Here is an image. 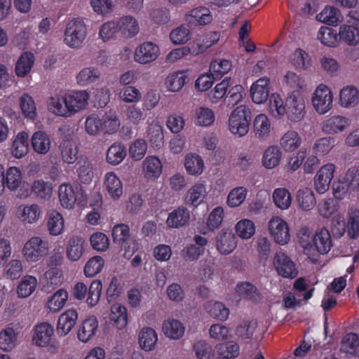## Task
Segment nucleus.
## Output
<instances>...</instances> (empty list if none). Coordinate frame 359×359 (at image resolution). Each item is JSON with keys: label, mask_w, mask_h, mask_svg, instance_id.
<instances>
[{"label": "nucleus", "mask_w": 359, "mask_h": 359, "mask_svg": "<svg viewBox=\"0 0 359 359\" xmlns=\"http://www.w3.org/2000/svg\"><path fill=\"white\" fill-rule=\"evenodd\" d=\"M339 104L346 109L356 107L359 104V89L353 85L343 87L339 92Z\"/></svg>", "instance_id": "nucleus-25"}, {"label": "nucleus", "mask_w": 359, "mask_h": 359, "mask_svg": "<svg viewBox=\"0 0 359 359\" xmlns=\"http://www.w3.org/2000/svg\"><path fill=\"white\" fill-rule=\"evenodd\" d=\"M65 219L61 213L57 210H51L47 219V229L53 236L62 235L65 231Z\"/></svg>", "instance_id": "nucleus-52"}, {"label": "nucleus", "mask_w": 359, "mask_h": 359, "mask_svg": "<svg viewBox=\"0 0 359 359\" xmlns=\"http://www.w3.org/2000/svg\"><path fill=\"white\" fill-rule=\"evenodd\" d=\"M17 217L24 224H34L41 218L42 210L36 203L21 205L18 208Z\"/></svg>", "instance_id": "nucleus-23"}, {"label": "nucleus", "mask_w": 359, "mask_h": 359, "mask_svg": "<svg viewBox=\"0 0 359 359\" xmlns=\"http://www.w3.org/2000/svg\"><path fill=\"white\" fill-rule=\"evenodd\" d=\"M250 97L252 102L257 104L264 103L270 93V80L267 77H262L255 81L250 86Z\"/></svg>", "instance_id": "nucleus-20"}, {"label": "nucleus", "mask_w": 359, "mask_h": 359, "mask_svg": "<svg viewBox=\"0 0 359 359\" xmlns=\"http://www.w3.org/2000/svg\"><path fill=\"white\" fill-rule=\"evenodd\" d=\"M31 144L33 150L41 155L48 154L52 146L50 135L42 130H38L33 133L31 137Z\"/></svg>", "instance_id": "nucleus-34"}, {"label": "nucleus", "mask_w": 359, "mask_h": 359, "mask_svg": "<svg viewBox=\"0 0 359 359\" xmlns=\"http://www.w3.org/2000/svg\"><path fill=\"white\" fill-rule=\"evenodd\" d=\"M268 111L276 119L286 116V100L284 101L278 93H272L269 99Z\"/></svg>", "instance_id": "nucleus-51"}, {"label": "nucleus", "mask_w": 359, "mask_h": 359, "mask_svg": "<svg viewBox=\"0 0 359 359\" xmlns=\"http://www.w3.org/2000/svg\"><path fill=\"white\" fill-rule=\"evenodd\" d=\"M29 151V135L25 131L18 133L13 138L11 153L15 158H22Z\"/></svg>", "instance_id": "nucleus-39"}, {"label": "nucleus", "mask_w": 359, "mask_h": 359, "mask_svg": "<svg viewBox=\"0 0 359 359\" xmlns=\"http://www.w3.org/2000/svg\"><path fill=\"white\" fill-rule=\"evenodd\" d=\"M35 62L34 55L31 52H24L18 59L15 73L18 77L26 76L32 70Z\"/></svg>", "instance_id": "nucleus-54"}, {"label": "nucleus", "mask_w": 359, "mask_h": 359, "mask_svg": "<svg viewBox=\"0 0 359 359\" xmlns=\"http://www.w3.org/2000/svg\"><path fill=\"white\" fill-rule=\"evenodd\" d=\"M346 227L347 234L351 238L359 237V207L357 205H351L348 208Z\"/></svg>", "instance_id": "nucleus-43"}, {"label": "nucleus", "mask_w": 359, "mask_h": 359, "mask_svg": "<svg viewBox=\"0 0 359 359\" xmlns=\"http://www.w3.org/2000/svg\"><path fill=\"white\" fill-rule=\"evenodd\" d=\"M53 334L54 329L50 323L43 322L37 324L32 337L33 343L37 346L45 347L49 344Z\"/></svg>", "instance_id": "nucleus-28"}, {"label": "nucleus", "mask_w": 359, "mask_h": 359, "mask_svg": "<svg viewBox=\"0 0 359 359\" xmlns=\"http://www.w3.org/2000/svg\"><path fill=\"white\" fill-rule=\"evenodd\" d=\"M282 157L280 147L276 145L269 146L263 152L262 165L268 170L276 168L280 165Z\"/></svg>", "instance_id": "nucleus-40"}, {"label": "nucleus", "mask_w": 359, "mask_h": 359, "mask_svg": "<svg viewBox=\"0 0 359 359\" xmlns=\"http://www.w3.org/2000/svg\"><path fill=\"white\" fill-rule=\"evenodd\" d=\"M99 323L95 316H89L83 319L78 327L77 338L82 343L91 341L98 331Z\"/></svg>", "instance_id": "nucleus-15"}, {"label": "nucleus", "mask_w": 359, "mask_h": 359, "mask_svg": "<svg viewBox=\"0 0 359 359\" xmlns=\"http://www.w3.org/2000/svg\"><path fill=\"white\" fill-rule=\"evenodd\" d=\"M234 230L236 236L241 240H249L256 233V225L250 219H241L235 224Z\"/></svg>", "instance_id": "nucleus-59"}, {"label": "nucleus", "mask_w": 359, "mask_h": 359, "mask_svg": "<svg viewBox=\"0 0 359 359\" xmlns=\"http://www.w3.org/2000/svg\"><path fill=\"white\" fill-rule=\"evenodd\" d=\"M316 19L329 26H337L343 21V16L339 8L327 6L316 15Z\"/></svg>", "instance_id": "nucleus-44"}, {"label": "nucleus", "mask_w": 359, "mask_h": 359, "mask_svg": "<svg viewBox=\"0 0 359 359\" xmlns=\"http://www.w3.org/2000/svg\"><path fill=\"white\" fill-rule=\"evenodd\" d=\"M240 346L235 341L217 344L213 348V355L219 359H236L240 355Z\"/></svg>", "instance_id": "nucleus-27"}, {"label": "nucleus", "mask_w": 359, "mask_h": 359, "mask_svg": "<svg viewBox=\"0 0 359 359\" xmlns=\"http://www.w3.org/2000/svg\"><path fill=\"white\" fill-rule=\"evenodd\" d=\"M126 149L121 143L115 142L107 151V162L112 165H119L126 158Z\"/></svg>", "instance_id": "nucleus-64"}, {"label": "nucleus", "mask_w": 359, "mask_h": 359, "mask_svg": "<svg viewBox=\"0 0 359 359\" xmlns=\"http://www.w3.org/2000/svg\"><path fill=\"white\" fill-rule=\"evenodd\" d=\"M158 334L156 330L149 327H142L138 334V344L140 348L144 351H153L158 341Z\"/></svg>", "instance_id": "nucleus-37"}, {"label": "nucleus", "mask_w": 359, "mask_h": 359, "mask_svg": "<svg viewBox=\"0 0 359 359\" xmlns=\"http://www.w3.org/2000/svg\"><path fill=\"white\" fill-rule=\"evenodd\" d=\"M186 20L194 26H205L213 21V15L209 8L203 6L193 8L185 14Z\"/></svg>", "instance_id": "nucleus-17"}, {"label": "nucleus", "mask_w": 359, "mask_h": 359, "mask_svg": "<svg viewBox=\"0 0 359 359\" xmlns=\"http://www.w3.org/2000/svg\"><path fill=\"white\" fill-rule=\"evenodd\" d=\"M19 104L23 116L34 121L37 116V109L34 98L27 93L22 94L19 98Z\"/></svg>", "instance_id": "nucleus-63"}, {"label": "nucleus", "mask_w": 359, "mask_h": 359, "mask_svg": "<svg viewBox=\"0 0 359 359\" xmlns=\"http://www.w3.org/2000/svg\"><path fill=\"white\" fill-rule=\"evenodd\" d=\"M161 55L158 44L152 41H144L137 45L133 53L134 61L142 65L156 61Z\"/></svg>", "instance_id": "nucleus-10"}, {"label": "nucleus", "mask_w": 359, "mask_h": 359, "mask_svg": "<svg viewBox=\"0 0 359 359\" xmlns=\"http://www.w3.org/2000/svg\"><path fill=\"white\" fill-rule=\"evenodd\" d=\"M310 102L313 109L317 114L325 115L333 109V92L327 84L319 83L313 90Z\"/></svg>", "instance_id": "nucleus-4"}, {"label": "nucleus", "mask_w": 359, "mask_h": 359, "mask_svg": "<svg viewBox=\"0 0 359 359\" xmlns=\"http://www.w3.org/2000/svg\"><path fill=\"white\" fill-rule=\"evenodd\" d=\"M189 70H180L170 73L165 79L167 89L172 93L179 92L189 81Z\"/></svg>", "instance_id": "nucleus-35"}, {"label": "nucleus", "mask_w": 359, "mask_h": 359, "mask_svg": "<svg viewBox=\"0 0 359 359\" xmlns=\"http://www.w3.org/2000/svg\"><path fill=\"white\" fill-rule=\"evenodd\" d=\"M62 161L68 164L74 163L78 156V147L76 142L72 139L63 140L59 146Z\"/></svg>", "instance_id": "nucleus-53"}, {"label": "nucleus", "mask_w": 359, "mask_h": 359, "mask_svg": "<svg viewBox=\"0 0 359 359\" xmlns=\"http://www.w3.org/2000/svg\"><path fill=\"white\" fill-rule=\"evenodd\" d=\"M189 219V210L186 207L181 206L168 215L166 219V225L169 228L179 229L187 225Z\"/></svg>", "instance_id": "nucleus-36"}, {"label": "nucleus", "mask_w": 359, "mask_h": 359, "mask_svg": "<svg viewBox=\"0 0 359 359\" xmlns=\"http://www.w3.org/2000/svg\"><path fill=\"white\" fill-rule=\"evenodd\" d=\"M302 137L294 130H288L279 140L280 147L285 152H293L302 144Z\"/></svg>", "instance_id": "nucleus-46"}, {"label": "nucleus", "mask_w": 359, "mask_h": 359, "mask_svg": "<svg viewBox=\"0 0 359 359\" xmlns=\"http://www.w3.org/2000/svg\"><path fill=\"white\" fill-rule=\"evenodd\" d=\"M236 292L242 299L257 302L261 299V294L257 288L249 282H241L236 285Z\"/></svg>", "instance_id": "nucleus-61"}, {"label": "nucleus", "mask_w": 359, "mask_h": 359, "mask_svg": "<svg viewBox=\"0 0 359 359\" xmlns=\"http://www.w3.org/2000/svg\"><path fill=\"white\" fill-rule=\"evenodd\" d=\"M4 179L6 187L11 191H15L22 187V173L21 170L16 166H11L4 170Z\"/></svg>", "instance_id": "nucleus-50"}, {"label": "nucleus", "mask_w": 359, "mask_h": 359, "mask_svg": "<svg viewBox=\"0 0 359 359\" xmlns=\"http://www.w3.org/2000/svg\"><path fill=\"white\" fill-rule=\"evenodd\" d=\"M87 36V26L83 20L75 18L67 22L64 31L63 42L69 48L81 47Z\"/></svg>", "instance_id": "nucleus-3"}, {"label": "nucleus", "mask_w": 359, "mask_h": 359, "mask_svg": "<svg viewBox=\"0 0 359 359\" xmlns=\"http://www.w3.org/2000/svg\"><path fill=\"white\" fill-rule=\"evenodd\" d=\"M163 171V163L156 156H147L142 163V172L148 180L154 181L160 177Z\"/></svg>", "instance_id": "nucleus-22"}, {"label": "nucleus", "mask_w": 359, "mask_h": 359, "mask_svg": "<svg viewBox=\"0 0 359 359\" xmlns=\"http://www.w3.org/2000/svg\"><path fill=\"white\" fill-rule=\"evenodd\" d=\"M118 34L124 39H129L138 34L140 30V24L136 18L127 15L116 18Z\"/></svg>", "instance_id": "nucleus-19"}, {"label": "nucleus", "mask_w": 359, "mask_h": 359, "mask_svg": "<svg viewBox=\"0 0 359 359\" xmlns=\"http://www.w3.org/2000/svg\"><path fill=\"white\" fill-rule=\"evenodd\" d=\"M184 166L189 175L198 177L205 170V163L203 158L195 153H189L184 156Z\"/></svg>", "instance_id": "nucleus-32"}, {"label": "nucleus", "mask_w": 359, "mask_h": 359, "mask_svg": "<svg viewBox=\"0 0 359 359\" xmlns=\"http://www.w3.org/2000/svg\"><path fill=\"white\" fill-rule=\"evenodd\" d=\"M273 265L277 273L286 278H294L297 276L295 264L284 252H277L273 258Z\"/></svg>", "instance_id": "nucleus-14"}, {"label": "nucleus", "mask_w": 359, "mask_h": 359, "mask_svg": "<svg viewBox=\"0 0 359 359\" xmlns=\"http://www.w3.org/2000/svg\"><path fill=\"white\" fill-rule=\"evenodd\" d=\"M286 116L292 123L302 121L306 115V102L299 90H294L286 97Z\"/></svg>", "instance_id": "nucleus-8"}, {"label": "nucleus", "mask_w": 359, "mask_h": 359, "mask_svg": "<svg viewBox=\"0 0 359 359\" xmlns=\"http://www.w3.org/2000/svg\"><path fill=\"white\" fill-rule=\"evenodd\" d=\"M90 98L86 90H77L55 94L48 98L47 109L55 116L70 118L84 110Z\"/></svg>", "instance_id": "nucleus-1"}, {"label": "nucleus", "mask_w": 359, "mask_h": 359, "mask_svg": "<svg viewBox=\"0 0 359 359\" xmlns=\"http://www.w3.org/2000/svg\"><path fill=\"white\" fill-rule=\"evenodd\" d=\"M351 123V119L345 115L334 114L323 120L320 128L324 134L334 135L346 131Z\"/></svg>", "instance_id": "nucleus-12"}, {"label": "nucleus", "mask_w": 359, "mask_h": 359, "mask_svg": "<svg viewBox=\"0 0 359 359\" xmlns=\"http://www.w3.org/2000/svg\"><path fill=\"white\" fill-rule=\"evenodd\" d=\"M219 39L220 33L219 32H208L202 36V38L196 39L191 43L194 48L193 52L197 55L201 54L207 49L216 44Z\"/></svg>", "instance_id": "nucleus-38"}, {"label": "nucleus", "mask_w": 359, "mask_h": 359, "mask_svg": "<svg viewBox=\"0 0 359 359\" xmlns=\"http://www.w3.org/2000/svg\"><path fill=\"white\" fill-rule=\"evenodd\" d=\"M313 237L311 230L306 226L302 227L297 233L298 242L303 248L304 253L310 258L315 255Z\"/></svg>", "instance_id": "nucleus-60"}, {"label": "nucleus", "mask_w": 359, "mask_h": 359, "mask_svg": "<svg viewBox=\"0 0 359 359\" xmlns=\"http://www.w3.org/2000/svg\"><path fill=\"white\" fill-rule=\"evenodd\" d=\"M296 201L299 208L304 211L312 210L316 204L313 191L307 187L300 189L297 191Z\"/></svg>", "instance_id": "nucleus-56"}, {"label": "nucleus", "mask_w": 359, "mask_h": 359, "mask_svg": "<svg viewBox=\"0 0 359 359\" xmlns=\"http://www.w3.org/2000/svg\"><path fill=\"white\" fill-rule=\"evenodd\" d=\"M251 111L245 104L236 107L230 114L228 119L229 132L238 137L245 136L250 130Z\"/></svg>", "instance_id": "nucleus-2"}, {"label": "nucleus", "mask_w": 359, "mask_h": 359, "mask_svg": "<svg viewBox=\"0 0 359 359\" xmlns=\"http://www.w3.org/2000/svg\"><path fill=\"white\" fill-rule=\"evenodd\" d=\"M208 195L207 185L204 182H197L187 191L186 202L194 207L202 203Z\"/></svg>", "instance_id": "nucleus-33"}, {"label": "nucleus", "mask_w": 359, "mask_h": 359, "mask_svg": "<svg viewBox=\"0 0 359 359\" xmlns=\"http://www.w3.org/2000/svg\"><path fill=\"white\" fill-rule=\"evenodd\" d=\"M272 131V124L265 114L257 115L252 121L254 137L259 140L265 141L269 138Z\"/></svg>", "instance_id": "nucleus-24"}, {"label": "nucleus", "mask_w": 359, "mask_h": 359, "mask_svg": "<svg viewBox=\"0 0 359 359\" xmlns=\"http://www.w3.org/2000/svg\"><path fill=\"white\" fill-rule=\"evenodd\" d=\"M110 323L118 330H123L128 325V312L126 308L116 303L111 306L109 313Z\"/></svg>", "instance_id": "nucleus-41"}, {"label": "nucleus", "mask_w": 359, "mask_h": 359, "mask_svg": "<svg viewBox=\"0 0 359 359\" xmlns=\"http://www.w3.org/2000/svg\"><path fill=\"white\" fill-rule=\"evenodd\" d=\"M274 205L280 210H286L292 205V198L290 191L285 187L276 188L272 193Z\"/></svg>", "instance_id": "nucleus-55"}, {"label": "nucleus", "mask_w": 359, "mask_h": 359, "mask_svg": "<svg viewBox=\"0 0 359 359\" xmlns=\"http://www.w3.org/2000/svg\"><path fill=\"white\" fill-rule=\"evenodd\" d=\"M313 245L315 252L317 251L321 255H325L330 251L332 241L330 233L326 228H321L316 232L313 237Z\"/></svg>", "instance_id": "nucleus-31"}, {"label": "nucleus", "mask_w": 359, "mask_h": 359, "mask_svg": "<svg viewBox=\"0 0 359 359\" xmlns=\"http://www.w3.org/2000/svg\"><path fill=\"white\" fill-rule=\"evenodd\" d=\"M339 29L338 32L330 27H321L317 33V39L326 47L334 48L341 43Z\"/></svg>", "instance_id": "nucleus-29"}, {"label": "nucleus", "mask_w": 359, "mask_h": 359, "mask_svg": "<svg viewBox=\"0 0 359 359\" xmlns=\"http://www.w3.org/2000/svg\"><path fill=\"white\" fill-rule=\"evenodd\" d=\"M85 239L80 235L70 236L65 247L66 257L70 262L79 261L85 252Z\"/></svg>", "instance_id": "nucleus-16"}, {"label": "nucleus", "mask_w": 359, "mask_h": 359, "mask_svg": "<svg viewBox=\"0 0 359 359\" xmlns=\"http://www.w3.org/2000/svg\"><path fill=\"white\" fill-rule=\"evenodd\" d=\"M103 184L109 196L114 201L121 198L123 186L121 179L114 172H108L104 176Z\"/></svg>", "instance_id": "nucleus-26"}, {"label": "nucleus", "mask_w": 359, "mask_h": 359, "mask_svg": "<svg viewBox=\"0 0 359 359\" xmlns=\"http://www.w3.org/2000/svg\"><path fill=\"white\" fill-rule=\"evenodd\" d=\"M48 241L41 236H34L25 243L22 248V255L27 262L33 264L42 259L48 254Z\"/></svg>", "instance_id": "nucleus-7"}, {"label": "nucleus", "mask_w": 359, "mask_h": 359, "mask_svg": "<svg viewBox=\"0 0 359 359\" xmlns=\"http://www.w3.org/2000/svg\"><path fill=\"white\" fill-rule=\"evenodd\" d=\"M32 193L40 199L48 200L53 195L52 183L41 179L35 180L32 184L31 190L27 186H22L19 190L18 197L26 198L29 197Z\"/></svg>", "instance_id": "nucleus-13"}, {"label": "nucleus", "mask_w": 359, "mask_h": 359, "mask_svg": "<svg viewBox=\"0 0 359 359\" xmlns=\"http://www.w3.org/2000/svg\"><path fill=\"white\" fill-rule=\"evenodd\" d=\"M336 172L337 165L330 162L324 164L317 170L313 177V186L318 194H323L329 190Z\"/></svg>", "instance_id": "nucleus-11"}, {"label": "nucleus", "mask_w": 359, "mask_h": 359, "mask_svg": "<svg viewBox=\"0 0 359 359\" xmlns=\"http://www.w3.org/2000/svg\"><path fill=\"white\" fill-rule=\"evenodd\" d=\"M78 317V312L74 309H69L62 313L57 322L56 332L57 335L60 337L67 335L76 325Z\"/></svg>", "instance_id": "nucleus-21"}, {"label": "nucleus", "mask_w": 359, "mask_h": 359, "mask_svg": "<svg viewBox=\"0 0 359 359\" xmlns=\"http://www.w3.org/2000/svg\"><path fill=\"white\" fill-rule=\"evenodd\" d=\"M289 62L294 69L308 70L312 66L311 56L302 48H297L289 57Z\"/></svg>", "instance_id": "nucleus-49"}, {"label": "nucleus", "mask_w": 359, "mask_h": 359, "mask_svg": "<svg viewBox=\"0 0 359 359\" xmlns=\"http://www.w3.org/2000/svg\"><path fill=\"white\" fill-rule=\"evenodd\" d=\"M18 345V332L7 325L0 331V349L4 352L12 351Z\"/></svg>", "instance_id": "nucleus-45"}, {"label": "nucleus", "mask_w": 359, "mask_h": 359, "mask_svg": "<svg viewBox=\"0 0 359 359\" xmlns=\"http://www.w3.org/2000/svg\"><path fill=\"white\" fill-rule=\"evenodd\" d=\"M68 292L64 289H60L48 297L45 309L48 313H55L60 311L66 304L68 299Z\"/></svg>", "instance_id": "nucleus-42"}, {"label": "nucleus", "mask_w": 359, "mask_h": 359, "mask_svg": "<svg viewBox=\"0 0 359 359\" xmlns=\"http://www.w3.org/2000/svg\"><path fill=\"white\" fill-rule=\"evenodd\" d=\"M58 198L60 205L67 210H73L76 205L83 206L87 203L88 196L81 187L76 190L72 184L63 183L58 188Z\"/></svg>", "instance_id": "nucleus-5"}, {"label": "nucleus", "mask_w": 359, "mask_h": 359, "mask_svg": "<svg viewBox=\"0 0 359 359\" xmlns=\"http://www.w3.org/2000/svg\"><path fill=\"white\" fill-rule=\"evenodd\" d=\"M267 231L273 242L279 245H285L290 241L289 225L279 216H273L269 220Z\"/></svg>", "instance_id": "nucleus-9"}, {"label": "nucleus", "mask_w": 359, "mask_h": 359, "mask_svg": "<svg viewBox=\"0 0 359 359\" xmlns=\"http://www.w3.org/2000/svg\"><path fill=\"white\" fill-rule=\"evenodd\" d=\"M237 246L235 235L228 229H222L215 237V248L222 255L231 254Z\"/></svg>", "instance_id": "nucleus-18"}, {"label": "nucleus", "mask_w": 359, "mask_h": 359, "mask_svg": "<svg viewBox=\"0 0 359 359\" xmlns=\"http://www.w3.org/2000/svg\"><path fill=\"white\" fill-rule=\"evenodd\" d=\"M38 280L36 278L32 275H25L20 280L16 292L20 298H26L29 297L36 289Z\"/></svg>", "instance_id": "nucleus-57"}, {"label": "nucleus", "mask_w": 359, "mask_h": 359, "mask_svg": "<svg viewBox=\"0 0 359 359\" xmlns=\"http://www.w3.org/2000/svg\"><path fill=\"white\" fill-rule=\"evenodd\" d=\"M101 76L100 70L96 67L82 68L76 75V83L82 87L90 86L97 82Z\"/></svg>", "instance_id": "nucleus-47"}, {"label": "nucleus", "mask_w": 359, "mask_h": 359, "mask_svg": "<svg viewBox=\"0 0 359 359\" xmlns=\"http://www.w3.org/2000/svg\"><path fill=\"white\" fill-rule=\"evenodd\" d=\"M147 137L152 148L159 149L164 144L163 127L156 121H151L147 130Z\"/></svg>", "instance_id": "nucleus-48"}, {"label": "nucleus", "mask_w": 359, "mask_h": 359, "mask_svg": "<svg viewBox=\"0 0 359 359\" xmlns=\"http://www.w3.org/2000/svg\"><path fill=\"white\" fill-rule=\"evenodd\" d=\"M194 118L197 126L209 127L215 123V114L212 109L208 107L201 106L196 109Z\"/></svg>", "instance_id": "nucleus-62"}, {"label": "nucleus", "mask_w": 359, "mask_h": 359, "mask_svg": "<svg viewBox=\"0 0 359 359\" xmlns=\"http://www.w3.org/2000/svg\"><path fill=\"white\" fill-rule=\"evenodd\" d=\"M340 351L347 355L359 357V337L357 334L349 332L342 339Z\"/></svg>", "instance_id": "nucleus-58"}, {"label": "nucleus", "mask_w": 359, "mask_h": 359, "mask_svg": "<svg viewBox=\"0 0 359 359\" xmlns=\"http://www.w3.org/2000/svg\"><path fill=\"white\" fill-rule=\"evenodd\" d=\"M185 326L179 320L169 318L162 323V332L168 339L178 340L181 339L185 332Z\"/></svg>", "instance_id": "nucleus-30"}, {"label": "nucleus", "mask_w": 359, "mask_h": 359, "mask_svg": "<svg viewBox=\"0 0 359 359\" xmlns=\"http://www.w3.org/2000/svg\"><path fill=\"white\" fill-rule=\"evenodd\" d=\"M346 23L339 27L341 43L350 47L359 46V12L351 11L348 13Z\"/></svg>", "instance_id": "nucleus-6"}]
</instances>
